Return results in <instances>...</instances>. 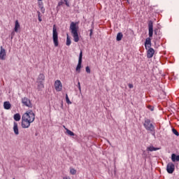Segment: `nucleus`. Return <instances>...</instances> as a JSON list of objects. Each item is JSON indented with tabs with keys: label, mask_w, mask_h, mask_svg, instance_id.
Masks as SVG:
<instances>
[{
	"label": "nucleus",
	"mask_w": 179,
	"mask_h": 179,
	"mask_svg": "<svg viewBox=\"0 0 179 179\" xmlns=\"http://www.w3.org/2000/svg\"><path fill=\"white\" fill-rule=\"evenodd\" d=\"M34 120H36V114L33 112V110H29L24 113L22 116V122L21 127L23 129L30 128L31 124L34 122Z\"/></svg>",
	"instance_id": "f257e3e1"
},
{
	"label": "nucleus",
	"mask_w": 179,
	"mask_h": 179,
	"mask_svg": "<svg viewBox=\"0 0 179 179\" xmlns=\"http://www.w3.org/2000/svg\"><path fill=\"white\" fill-rule=\"evenodd\" d=\"M148 36L149 38H147L145 42V50L152 47V38H150L153 37V21L152 20L148 22Z\"/></svg>",
	"instance_id": "f03ea898"
},
{
	"label": "nucleus",
	"mask_w": 179,
	"mask_h": 179,
	"mask_svg": "<svg viewBox=\"0 0 179 179\" xmlns=\"http://www.w3.org/2000/svg\"><path fill=\"white\" fill-rule=\"evenodd\" d=\"M70 30L73 38V41H75V43L79 42V34H78L79 26L78 24L72 22L70 24Z\"/></svg>",
	"instance_id": "7ed1b4c3"
},
{
	"label": "nucleus",
	"mask_w": 179,
	"mask_h": 179,
	"mask_svg": "<svg viewBox=\"0 0 179 179\" xmlns=\"http://www.w3.org/2000/svg\"><path fill=\"white\" fill-rule=\"evenodd\" d=\"M143 127L147 131H149L151 133L155 134V126L150 122V120L145 119Z\"/></svg>",
	"instance_id": "20e7f679"
},
{
	"label": "nucleus",
	"mask_w": 179,
	"mask_h": 179,
	"mask_svg": "<svg viewBox=\"0 0 179 179\" xmlns=\"http://www.w3.org/2000/svg\"><path fill=\"white\" fill-rule=\"evenodd\" d=\"M52 38L55 47H58L59 43L58 42V32L57 31V27L53 26Z\"/></svg>",
	"instance_id": "39448f33"
},
{
	"label": "nucleus",
	"mask_w": 179,
	"mask_h": 179,
	"mask_svg": "<svg viewBox=\"0 0 179 179\" xmlns=\"http://www.w3.org/2000/svg\"><path fill=\"white\" fill-rule=\"evenodd\" d=\"M22 103L23 106H25L26 107H29V108H31L33 107V104L31 103V101L27 97L22 98Z\"/></svg>",
	"instance_id": "423d86ee"
},
{
	"label": "nucleus",
	"mask_w": 179,
	"mask_h": 179,
	"mask_svg": "<svg viewBox=\"0 0 179 179\" xmlns=\"http://www.w3.org/2000/svg\"><path fill=\"white\" fill-rule=\"evenodd\" d=\"M83 57V55L82 53V51H80L78 58V64L76 66V71L78 72V73H80V68H82V58Z\"/></svg>",
	"instance_id": "0eeeda50"
},
{
	"label": "nucleus",
	"mask_w": 179,
	"mask_h": 179,
	"mask_svg": "<svg viewBox=\"0 0 179 179\" xmlns=\"http://www.w3.org/2000/svg\"><path fill=\"white\" fill-rule=\"evenodd\" d=\"M176 170V166L173 163H169L166 166V171L169 174H173Z\"/></svg>",
	"instance_id": "6e6552de"
},
{
	"label": "nucleus",
	"mask_w": 179,
	"mask_h": 179,
	"mask_svg": "<svg viewBox=\"0 0 179 179\" xmlns=\"http://www.w3.org/2000/svg\"><path fill=\"white\" fill-rule=\"evenodd\" d=\"M55 88L56 92H61L62 90V83H61V80H57L55 82Z\"/></svg>",
	"instance_id": "1a4fd4ad"
},
{
	"label": "nucleus",
	"mask_w": 179,
	"mask_h": 179,
	"mask_svg": "<svg viewBox=\"0 0 179 179\" xmlns=\"http://www.w3.org/2000/svg\"><path fill=\"white\" fill-rule=\"evenodd\" d=\"M149 49L147 51V57L150 59L153 58V55H155V49L152 48H148Z\"/></svg>",
	"instance_id": "9d476101"
},
{
	"label": "nucleus",
	"mask_w": 179,
	"mask_h": 179,
	"mask_svg": "<svg viewBox=\"0 0 179 179\" xmlns=\"http://www.w3.org/2000/svg\"><path fill=\"white\" fill-rule=\"evenodd\" d=\"M45 80V76L44 74L41 73L38 76L36 83H44V81Z\"/></svg>",
	"instance_id": "9b49d317"
},
{
	"label": "nucleus",
	"mask_w": 179,
	"mask_h": 179,
	"mask_svg": "<svg viewBox=\"0 0 179 179\" xmlns=\"http://www.w3.org/2000/svg\"><path fill=\"white\" fill-rule=\"evenodd\" d=\"M5 57H6V50L1 47L0 50V59L4 61V59H6Z\"/></svg>",
	"instance_id": "f8f14e48"
},
{
	"label": "nucleus",
	"mask_w": 179,
	"mask_h": 179,
	"mask_svg": "<svg viewBox=\"0 0 179 179\" xmlns=\"http://www.w3.org/2000/svg\"><path fill=\"white\" fill-rule=\"evenodd\" d=\"M15 135H19V126L17 124V122H13V128Z\"/></svg>",
	"instance_id": "ddd939ff"
},
{
	"label": "nucleus",
	"mask_w": 179,
	"mask_h": 179,
	"mask_svg": "<svg viewBox=\"0 0 179 179\" xmlns=\"http://www.w3.org/2000/svg\"><path fill=\"white\" fill-rule=\"evenodd\" d=\"M19 29H20V24H19V20H15V28H14V31H15V33H17V31H19Z\"/></svg>",
	"instance_id": "4468645a"
},
{
	"label": "nucleus",
	"mask_w": 179,
	"mask_h": 179,
	"mask_svg": "<svg viewBox=\"0 0 179 179\" xmlns=\"http://www.w3.org/2000/svg\"><path fill=\"white\" fill-rule=\"evenodd\" d=\"M12 106L10 105V103L9 101H5L3 103V108H5V110H10V107Z\"/></svg>",
	"instance_id": "2eb2a0df"
},
{
	"label": "nucleus",
	"mask_w": 179,
	"mask_h": 179,
	"mask_svg": "<svg viewBox=\"0 0 179 179\" xmlns=\"http://www.w3.org/2000/svg\"><path fill=\"white\" fill-rule=\"evenodd\" d=\"M159 149H160V148H155V147H153V145H151V146L147 148V150L148 152H156V150H159Z\"/></svg>",
	"instance_id": "dca6fc26"
},
{
	"label": "nucleus",
	"mask_w": 179,
	"mask_h": 179,
	"mask_svg": "<svg viewBox=\"0 0 179 179\" xmlns=\"http://www.w3.org/2000/svg\"><path fill=\"white\" fill-rule=\"evenodd\" d=\"M38 83L37 90L39 92H41L43 89H44V83Z\"/></svg>",
	"instance_id": "f3484780"
},
{
	"label": "nucleus",
	"mask_w": 179,
	"mask_h": 179,
	"mask_svg": "<svg viewBox=\"0 0 179 179\" xmlns=\"http://www.w3.org/2000/svg\"><path fill=\"white\" fill-rule=\"evenodd\" d=\"M171 160L172 162H179V155H176V154H172Z\"/></svg>",
	"instance_id": "a211bd4d"
},
{
	"label": "nucleus",
	"mask_w": 179,
	"mask_h": 179,
	"mask_svg": "<svg viewBox=\"0 0 179 179\" xmlns=\"http://www.w3.org/2000/svg\"><path fill=\"white\" fill-rule=\"evenodd\" d=\"M124 36V35L122 34V33L119 32L117 34V37H116V40L117 41H121V40H122V37Z\"/></svg>",
	"instance_id": "6ab92c4d"
},
{
	"label": "nucleus",
	"mask_w": 179,
	"mask_h": 179,
	"mask_svg": "<svg viewBox=\"0 0 179 179\" xmlns=\"http://www.w3.org/2000/svg\"><path fill=\"white\" fill-rule=\"evenodd\" d=\"M66 134L69 136H75V133L69 130L68 128H66Z\"/></svg>",
	"instance_id": "aec40b11"
},
{
	"label": "nucleus",
	"mask_w": 179,
	"mask_h": 179,
	"mask_svg": "<svg viewBox=\"0 0 179 179\" xmlns=\"http://www.w3.org/2000/svg\"><path fill=\"white\" fill-rule=\"evenodd\" d=\"M13 118H14L15 121H19L21 118L20 114V113L15 114L13 116Z\"/></svg>",
	"instance_id": "412c9836"
},
{
	"label": "nucleus",
	"mask_w": 179,
	"mask_h": 179,
	"mask_svg": "<svg viewBox=\"0 0 179 179\" xmlns=\"http://www.w3.org/2000/svg\"><path fill=\"white\" fill-rule=\"evenodd\" d=\"M71 38H69V35L67 34V38H66V45L69 46L71 45Z\"/></svg>",
	"instance_id": "4be33fe9"
},
{
	"label": "nucleus",
	"mask_w": 179,
	"mask_h": 179,
	"mask_svg": "<svg viewBox=\"0 0 179 179\" xmlns=\"http://www.w3.org/2000/svg\"><path fill=\"white\" fill-rule=\"evenodd\" d=\"M66 101L67 104H72V102L69 100V97L68 96V94H66Z\"/></svg>",
	"instance_id": "5701e85b"
},
{
	"label": "nucleus",
	"mask_w": 179,
	"mask_h": 179,
	"mask_svg": "<svg viewBox=\"0 0 179 179\" xmlns=\"http://www.w3.org/2000/svg\"><path fill=\"white\" fill-rule=\"evenodd\" d=\"M172 132H173V134H174V135H176V136H179V133H178V131H177V129H172Z\"/></svg>",
	"instance_id": "b1692460"
},
{
	"label": "nucleus",
	"mask_w": 179,
	"mask_h": 179,
	"mask_svg": "<svg viewBox=\"0 0 179 179\" xmlns=\"http://www.w3.org/2000/svg\"><path fill=\"white\" fill-rule=\"evenodd\" d=\"M37 13H38V21H39V22H42L43 20L41 19V16H40V15H41V13H40V11H38Z\"/></svg>",
	"instance_id": "393cba45"
},
{
	"label": "nucleus",
	"mask_w": 179,
	"mask_h": 179,
	"mask_svg": "<svg viewBox=\"0 0 179 179\" xmlns=\"http://www.w3.org/2000/svg\"><path fill=\"white\" fill-rule=\"evenodd\" d=\"M70 173L71 174H72L73 176L76 174V170H75L74 169H72L70 170Z\"/></svg>",
	"instance_id": "a878e982"
},
{
	"label": "nucleus",
	"mask_w": 179,
	"mask_h": 179,
	"mask_svg": "<svg viewBox=\"0 0 179 179\" xmlns=\"http://www.w3.org/2000/svg\"><path fill=\"white\" fill-rule=\"evenodd\" d=\"M94 27H92V28L90 30V36L92 37V36H93V30H94Z\"/></svg>",
	"instance_id": "bb28decb"
},
{
	"label": "nucleus",
	"mask_w": 179,
	"mask_h": 179,
	"mask_svg": "<svg viewBox=\"0 0 179 179\" xmlns=\"http://www.w3.org/2000/svg\"><path fill=\"white\" fill-rule=\"evenodd\" d=\"M85 71H86L87 73H90V68L89 66H87L85 68Z\"/></svg>",
	"instance_id": "cd10ccee"
},
{
	"label": "nucleus",
	"mask_w": 179,
	"mask_h": 179,
	"mask_svg": "<svg viewBox=\"0 0 179 179\" xmlns=\"http://www.w3.org/2000/svg\"><path fill=\"white\" fill-rule=\"evenodd\" d=\"M148 108H149V110H150V111H153V110H154V108L152 106H148Z\"/></svg>",
	"instance_id": "c85d7f7f"
},
{
	"label": "nucleus",
	"mask_w": 179,
	"mask_h": 179,
	"mask_svg": "<svg viewBox=\"0 0 179 179\" xmlns=\"http://www.w3.org/2000/svg\"><path fill=\"white\" fill-rule=\"evenodd\" d=\"M78 89H79L80 92H81L82 88L80 87V82L78 83Z\"/></svg>",
	"instance_id": "c756f323"
},
{
	"label": "nucleus",
	"mask_w": 179,
	"mask_h": 179,
	"mask_svg": "<svg viewBox=\"0 0 179 179\" xmlns=\"http://www.w3.org/2000/svg\"><path fill=\"white\" fill-rule=\"evenodd\" d=\"M129 89H133L134 85H132V84H129Z\"/></svg>",
	"instance_id": "7c9ffc66"
},
{
	"label": "nucleus",
	"mask_w": 179,
	"mask_h": 179,
	"mask_svg": "<svg viewBox=\"0 0 179 179\" xmlns=\"http://www.w3.org/2000/svg\"><path fill=\"white\" fill-rule=\"evenodd\" d=\"M64 2H66V6H69V3H68L67 0H64Z\"/></svg>",
	"instance_id": "2f4dec72"
},
{
	"label": "nucleus",
	"mask_w": 179,
	"mask_h": 179,
	"mask_svg": "<svg viewBox=\"0 0 179 179\" xmlns=\"http://www.w3.org/2000/svg\"><path fill=\"white\" fill-rule=\"evenodd\" d=\"M155 34L157 36V29L155 30Z\"/></svg>",
	"instance_id": "473e14b6"
},
{
	"label": "nucleus",
	"mask_w": 179,
	"mask_h": 179,
	"mask_svg": "<svg viewBox=\"0 0 179 179\" xmlns=\"http://www.w3.org/2000/svg\"><path fill=\"white\" fill-rule=\"evenodd\" d=\"M63 179H71V178H69L68 177H64Z\"/></svg>",
	"instance_id": "72a5a7b5"
},
{
	"label": "nucleus",
	"mask_w": 179,
	"mask_h": 179,
	"mask_svg": "<svg viewBox=\"0 0 179 179\" xmlns=\"http://www.w3.org/2000/svg\"><path fill=\"white\" fill-rule=\"evenodd\" d=\"M63 127L64 128V129H66V128L65 126H63Z\"/></svg>",
	"instance_id": "f704fd0d"
},
{
	"label": "nucleus",
	"mask_w": 179,
	"mask_h": 179,
	"mask_svg": "<svg viewBox=\"0 0 179 179\" xmlns=\"http://www.w3.org/2000/svg\"><path fill=\"white\" fill-rule=\"evenodd\" d=\"M13 179H16V178H13Z\"/></svg>",
	"instance_id": "c9c22d12"
},
{
	"label": "nucleus",
	"mask_w": 179,
	"mask_h": 179,
	"mask_svg": "<svg viewBox=\"0 0 179 179\" xmlns=\"http://www.w3.org/2000/svg\"><path fill=\"white\" fill-rule=\"evenodd\" d=\"M38 1H42V0H38Z\"/></svg>",
	"instance_id": "e433bc0d"
}]
</instances>
